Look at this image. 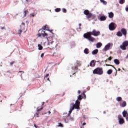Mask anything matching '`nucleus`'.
<instances>
[{
  "mask_svg": "<svg viewBox=\"0 0 128 128\" xmlns=\"http://www.w3.org/2000/svg\"><path fill=\"white\" fill-rule=\"evenodd\" d=\"M82 95H79L78 96V100H76V104H74V103H72L70 104V114H72V110L76 108V110L80 109V102L78 100H82L83 98H86V94H84V92H83L82 94Z\"/></svg>",
  "mask_w": 128,
  "mask_h": 128,
  "instance_id": "obj_1",
  "label": "nucleus"
},
{
  "mask_svg": "<svg viewBox=\"0 0 128 128\" xmlns=\"http://www.w3.org/2000/svg\"><path fill=\"white\" fill-rule=\"evenodd\" d=\"M100 35V31H96V30H94L92 32H88L86 34H84V38H86L89 40V42H94L96 40L92 36H98Z\"/></svg>",
  "mask_w": 128,
  "mask_h": 128,
  "instance_id": "obj_2",
  "label": "nucleus"
},
{
  "mask_svg": "<svg viewBox=\"0 0 128 128\" xmlns=\"http://www.w3.org/2000/svg\"><path fill=\"white\" fill-rule=\"evenodd\" d=\"M94 74H98L99 76H102L104 74V70L102 68H97L93 70Z\"/></svg>",
  "mask_w": 128,
  "mask_h": 128,
  "instance_id": "obj_3",
  "label": "nucleus"
},
{
  "mask_svg": "<svg viewBox=\"0 0 128 128\" xmlns=\"http://www.w3.org/2000/svg\"><path fill=\"white\" fill-rule=\"evenodd\" d=\"M84 14L86 16V18H88V20L92 18H96V16L92 14V12H90V11L88 10H84Z\"/></svg>",
  "mask_w": 128,
  "mask_h": 128,
  "instance_id": "obj_4",
  "label": "nucleus"
},
{
  "mask_svg": "<svg viewBox=\"0 0 128 128\" xmlns=\"http://www.w3.org/2000/svg\"><path fill=\"white\" fill-rule=\"evenodd\" d=\"M38 38H40L42 36L43 38L48 37V34L46 33L44 30H43L42 28L38 30V34H37Z\"/></svg>",
  "mask_w": 128,
  "mask_h": 128,
  "instance_id": "obj_5",
  "label": "nucleus"
},
{
  "mask_svg": "<svg viewBox=\"0 0 128 128\" xmlns=\"http://www.w3.org/2000/svg\"><path fill=\"white\" fill-rule=\"evenodd\" d=\"M126 46H128V41H124L122 44L120 46V48L122 50H126Z\"/></svg>",
  "mask_w": 128,
  "mask_h": 128,
  "instance_id": "obj_6",
  "label": "nucleus"
},
{
  "mask_svg": "<svg viewBox=\"0 0 128 128\" xmlns=\"http://www.w3.org/2000/svg\"><path fill=\"white\" fill-rule=\"evenodd\" d=\"M24 23L22 22V25L20 26V28L18 30L19 36L22 34V32H26V28H24Z\"/></svg>",
  "mask_w": 128,
  "mask_h": 128,
  "instance_id": "obj_7",
  "label": "nucleus"
},
{
  "mask_svg": "<svg viewBox=\"0 0 128 128\" xmlns=\"http://www.w3.org/2000/svg\"><path fill=\"white\" fill-rule=\"evenodd\" d=\"M110 30H114L116 28V24L114 22H111L108 26Z\"/></svg>",
  "mask_w": 128,
  "mask_h": 128,
  "instance_id": "obj_8",
  "label": "nucleus"
},
{
  "mask_svg": "<svg viewBox=\"0 0 128 128\" xmlns=\"http://www.w3.org/2000/svg\"><path fill=\"white\" fill-rule=\"evenodd\" d=\"M118 119L119 120L120 124H124V118H122V115H118Z\"/></svg>",
  "mask_w": 128,
  "mask_h": 128,
  "instance_id": "obj_9",
  "label": "nucleus"
},
{
  "mask_svg": "<svg viewBox=\"0 0 128 128\" xmlns=\"http://www.w3.org/2000/svg\"><path fill=\"white\" fill-rule=\"evenodd\" d=\"M72 113H70L68 114V116H63V120H64L65 122L68 123V122H70V114Z\"/></svg>",
  "mask_w": 128,
  "mask_h": 128,
  "instance_id": "obj_10",
  "label": "nucleus"
},
{
  "mask_svg": "<svg viewBox=\"0 0 128 128\" xmlns=\"http://www.w3.org/2000/svg\"><path fill=\"white\" fill-rule=\"evenodd\" d=\"M48 44L50 46L49 48H56V44L54 42H50Z\"/></svg>",
  "mask_w": 128,
  "mask_h": 128,
  "instance_id": "obj_11",
  "label": "nucleus"
},
{
  "mask_svg": "<svg viewBox=\"0 0 128 128\" xmlns=\"http://www.w3.org/2000/svg\"><path fill=\"white\" fill-rule=\"evenodd\" d=\"M110 43H108L105 46L104 50V52H106L107 50H110Z\"/></svg>",
  "mask_w": 128,
  "mask_h": 128,
  "instance_id": "obj_12",
  "label": "nucleus"
},
{
  "mask_svg": "<svg viewBox=\"0 0 128 128\" xmlns=\"http://www.w3.org/2000/svg\"><path fill=\"white\" fill-rule=\"evenodd\" d=\"M121 32L124 36H126V30L124 28H123L121 30Z\"/></svg>",
  "mask_w": 128,
  "mask_h": 128,
  "instance_id": "obj_13",
  "label": "nucleus"
},
{
  "mask_svg": "<svg viewBox=\"0 0 128 128\" xmlns=\"http://www.w3.org/2000/svg\"><path fill=\"white\" fill-rule=\"evenodd\" d=\"M108 18H112L114 16V12H108Z\"/></svg>",
  "mask_w": 128,
  "mask_h": 128,
  "instance_id": "obj_14",
  "label": "nucleus"
},
{
  "mask_svg": "<svg viewBox=\"0 0 128 128\" xmlns=\"http://www.w3.org/2000/svg\"><path fill=\"white\" fill-rule=\"evenodd\" d=\"M100 20L101 22H104V20H106V16H100Z\"/></svg>",
  "mask_w": 128,
  "mask_h": 128,
  "instance_id": "obj_15",
  "label": "nucleus"
},
{
  "mask_svg": "<svg viewBox=\"0 0 128 128\" xmlns=\"http://www.w3.org/2000/svg\"><path fill=\"white\" fill-rule=\"evenodd\" d=\"M42 30H50V27L48 25H46L42 27Z\"/></svg>",
  "mask_w": 128,
  "mask_h": 128,
  "instance_id": "obj_16",
  "label": "nucleus"
},
{
  "mask_svg": "<svg viewBox=\"0 0 128 128\" xmlns=\"http://www.w3.org/2000/svg\"><path fill=\"white\" fill-rule=\"evenodd\" d=\"M120 106L122 108H124V106H126V101H124L122 104H120Z\"/></svg>",
  "mask_w": 128,
  "mask_h": 128,
  "instance_id": "obj_17",
  "label": "nucleus"
},
{
  "mask_svg": "<svg viewBox=\"0 0 128 128\" xmlns=\"http://www.w3.org/2000/svg\"><path fill=\"white\" fill-rule=\"evenodd\" d=\"M90 66H96V63H94V60H92L90 64Z\"/></svg>",
  "mask_w": 128,
  "mask_h": 128,
  "instance_id": "obj_18",
  "label": "nucleus"
},
{
  "mask_svg": "<svg viewBox=\"0 0 128 128\" xmlns=\"http://www.w3.org/2000/svg\"><path fill=\"white\" fill-rule=\"evenodd\" d=\"M84 53L86 54H90V50H88V48H85L84 50Z\"/></svg>",
  "mask_w": 128,
  "mask_h": 128,
  "instance_id": "obj_19",
  "label": "nucleus"
},
{
  "mask_svg": "<svg viewBox=\"0 0 128 128\" xmlns=\"http://www.w3.org/2000/svg\"><path fill=\"white\" fill-rule=\"evenodd\" d=\"M98 52V49H96V50H94L92 52V54H97Z\"/></svg>",
  "mask_w": 128,
  "mask_h": 128,
  "instance_id": "obj_20",
  "label": "nucleus"
},
{
  "mask_svg": "<svg viewBox=\"0 0 128 128\" xmlns=\"http://www.w3.org/2000/svg\"><path fill=\"white\" fill-rule=\"evenodd\" d=\"M102 46V44L101 42H98L96 45V47L97 48H100Z\"/></svg>",
  "mask_w": 128,
  "mask_h": 128,
  "instance_id": "obj_21",
  "label": "nucleus"
},
{
  "mask_svg": "<svg viewBox=\"0 0 128 128\" xmlns=\"http://www.w3.org/2000/svg\"><path fill=\"white\" fill-rule=\"evenodd\" d=\"M122 114H123L124 118H126V116L128 115V112L124 110L122 112Z\"/></svg>",
  "mask_w": 128,
  "mask_h": 128,
  "instance_id": "obj_22",
  "label": "nucleus"
},
{
  "mask_svg": "<svg viewBox=\"0 0 128 128\" xmlns=\"http://www.w3.org/2000/svg\"><path fill=\"white\" fill-rule=\"evenodd\" d=\"M48 76H50L49 74H46V76L44 77V80H50V78H48Z\"/></svg>",
  "mask_w": 128,
  "mask_h": 128,
  "instance_id": "obj_23",
  "label": "nucleus"
},
{
  "mask_svg": "<svg viewBox=\"0 0 128 128\" xmlns=\"http://www.w3.org/2000/svg\"><path fill=\"white\" fill-rule=\"evenodd\" d=\"M116 100L117 102H122V98L120 96H118L116 98Z\"/></svg>",
  "mask_w": 128,
  "mask_h": 128,
  "instance_id": "obj_24",
  "label": "nucleus"
},
{
  "mask_svg": "<svg viewBox=\"0 0 128 128\" xmlns=\"http://www.w3.org/2000/svg\"><path fill=\"white\" fill-rule=\"evenodd\" d=\"M114 62L116 64H120V60L118 59H114Z\"/></svg>",
  "mask_w": 128,
  "mask_h": 128,
  "instance_id": "obj_25",
  "label": "nucleus"
},
{
  "mask_svg": "<svg viewBox=\"0 0 128 128\" xmlns=\"http://www.w3.org/2000/svg\"><path fill=\"white\" fill-rule=\"evenodd\" d=\"M24 18H26V14H28V10H25L24 12Z\"/></svg>",
  "mask_w": 128,
  "mask_h": 128,
  "instance_id": "obj_26",
  "label": "nucleus"
},
{
  "mask_svg": "<svg viewBox=\"0 0 128 128\" xmlns=\"http://www.w3.org/2000/svg\"><path fill=\"white\" fill-rule=\"evenodd\" d=\"M116 36H122V33L119 31L117 32Z\"/></svg>",
  "mask_w": 128,
  "mask_h": 128,
  "instance_id": "obj_27",
  "label": "nucleus"
},
{
  "mask_svg": "<svg viewBox=\"0 0 128 128\" xmlns=\"http://www.w3.org/2000/svg\"><path fill=\"white\" fill-rule=\"evenodd\" d=\"M78 66H77L76 65L75 66H72V69L73 70H78Z\"/></svg>",
  "mask_w": 128,
  "mask_h": 128,
  "instance_id": "obj_28",
  "label": "nucleus"
},
{
  "mask_svg": "<svg viewBox=\"0 0 128 128\" xmlns=\"http://www.w3.org/2000/svg\"><path fill=\"white\" fill-rule=\"evenodd\" d=\"M107 74H112V69H110L108 70Z\"/></svg>",
  "mask_w": 128,
  "mask_h": 128,
  "instance_id": "obj_29",
  "label": "nucleus"
},
{
  "mask_svg": "<svg viewBox=\"0 0 128 128\" xmlns=\"http://www.w3.org/2000/svg\"><path fill=\"white\" fill-rule=\"evenodd\" d=\"M74 117L70 116L69 122H74Z\"/></svg>",
  "mask_w": 128,
  "mask_h": 128,
  "instance_id": "obj_30",
  "label": "nucleus"
},
{
  "mask_svg": "<svg viewBox=\"0 0 128 128\" xmlns=\"http://www.w3.org/2000/svg\"><path fill=\"white\" fill-rule=\"evenodd\" d=\"M38 48L39 50H42V46L41 44H38Z\"/></svg>",
  "mask_w": 128,
  "mask_h": 128,
  "instance_id": "obj_31",
  "label": "nucleus"
},
{
  "mask_svg": "<svg viewBox=\"0 0 128 128\" xmlns=\"http://www.w3.org/2000/svg\"><path fill=\"white\" fill-rule=\"evenodd\" d=\"M125 2V0H120L119 3L120 4H124Z\"/></svg>",
  "mask_w": 128,
  "mask_h": 128,
  "instance_id": "obj_32",
  "label": "nucleus"
},
{
  "mask_svg": "<svg viewBox=\"0 0 128 128\" xmlns=\"http://www.w3.org/2000/svg\"><path fill=\"white\" fill-rule=\"evenodd\" d=\"M100 2H102V4H104L105 6L107 2L106 1H104V0H100Z\"/></svg>",
  "mask_w": 128,
  "mask_h": 128,
  "instance_id": "obj_33",
  "label": "nucleus"
},
{
  "mask_svg": "<svg viewBox=\"0 0 128 128\" xmlns=\"http://www.w3.org/2000/svg\"><path fill=\"white\" fill-rule=\"evenodd\" d=\"M55 12H60V8H56L55 9Z\"/></svg>",
  "mask_w": 128,
  "mask_h": 128,
  "instance_id": "obj_34",
  "label": "nucleus"
},
{
  "mask_svg": "<svg viewBox=\"0 0 128 128\" xmlns=\"http://www.w3.org/2000/svg\"><path fill=\"white\" fill-rule=\"evenodd\" d=\"M58 56V52H54L53 54V56Z\"/></svg>",
  "mask_w": 128,
  "mask_h": 128,
  "instance_id": "obj_35",
  "label": "nucleus"
},
{
  "mask_svg": "<svg viewBox=\"0 0 128 128\" xmlns=\"http://www.w3.org/2000/svg\"><path fill=\"white\" fill-rule=\"evenodd\" d=\"M76 66H80V63L78 61H76Z\"/></svg>",
  "mask_w": 128,
  "mask_h": 128,
  "instance_id": "obj_36",
  "label": "nucleus"
},
{
  "mask_svg": "<svg viewBox=\"0 0 128 128\" xmlns=\"http://www.w3.org/2000/svg\"><path fill=\"white\" fill-rule=\"evenodd\" d=\"M58 126L60 128H64V124H62V123H58Z\"/></svg>",
  "mask_w": 128,
  "mask_h": 128,
  "instance_id": "obj_37",
  "label": "nucleus"
},
{
  "mask_svg": "<svg viewBox=\"0 0 128 128\" xmlns=\"http://www.w3.org/2000/svg\"><path fill=\"white\" fill-rule=\"evenodd\" d=\"M38 116H40V113L38 112H36L34 114V116H36V118H38Z\"/></svg>",
  "mask_w": 128,
  "mask_h": 128,
  "instance_id": "obj_38",
  "label": "nucleus"
},
{
  "mask_svg": "<svg viewBox=\"0 0 128 128\" xmlns=\"http://www.w3.org/2000/svg\"><path fill=\"white\" fill-rule=\"evenodd\" d=\"M62 10L63 12H66V8H62Z\"/></svg>",
  "mask_w": 128,
  "mask_h": 128,
  "instance_id": "obj_39",
  "label": "nucleus"
},
{
  "mask_svg": "<svg viewBox=\"0 0 128 128\" xmlns=\"http://www.w3.org/2000/svg\"><path fill=\"white\" fill-rule=\"evenodd\" d=\"M107 60H112V56H110Z\"/></svg>",
  "mask_w": 128,
  "mask_h": 128,
  "instance_id": "obj_40",
  "label": "nucleus"
},
{
  "mask_svg": "<svg viewBox=\"0 0 128 128\" xmlns=\"http://www.w3.org/2000/svg\"><path fill=\"white\" fill-rule=\"evenodd\" d=\"M14 64V61L10 62V66H12Z\"/></svg>",
  "mask_w": 128,
  "mask_h": 128,
  "instance_id": "obj_41",
  "label": "nucleus"
},
{
  "mask_svg": "<svg viewBox=\"0 0 128 128\" xmlns=\"http://www.w3.org/2000/svg\"><path fill=\"white\" fill-rule=\"evenodd\" d=\"M42 110V108H41L40 109H38L37 112H40V110Z\"/></svg>",
  "mask_w": 128,
  "mask_h": 128,
  "instance_id": "obj_42",
  "label": "nucleus"
},
{
  "mask_svg": "<svg viewBox=\"0 0 128 128\" xmlns=\"http://www.w3.org/2000/svg\"><path fill=\"white\" fill-rule=\"evenodd\" d=\"M110 66H112V68H114V70H116V67H114V66L112 65H110Z\"/></svg>",
  "mask_w": 128,
  "mask_h": 128,
  "instance_id": "obj_43",
  "label": "nucleus"
},
{
  "mask_svg": "<svg viewBox=\"0 0 128 128\" xmlns=\"http://www.w3.org/2000/svg\"><path fill=\"white\" fill-rule=\"evenodd\" d=\"M44 53H42L41 54V58H44Z\"/></svg>",
  "mask_w": 128,
  "mask_h": 128,
  "instance_id": "obj_44",
  "label": "nucleus"
},
{
  "mask_svg": "<svg viewBox=\"0 0 128 128\" xmlns=\"http://www.w3.org/2000/svg\"><path fill=\"white\" fill-rule=\"evenodd\" d=\"M86 122H84L82 124V126H86Z\"/></svg>",
  "mask_w": 128,
  "mask_h": 128,
  "instance_id": "obj_45",
  "label": "nucleus"
},
{
  "mask_svg": "<svg viewBox=\"0 0 128 128\" xmlns=\"http://www.w3.org/2000/svg\"><path fill=\"white\" fill-rule=\"evenodd\" d=\"M30 16H32V18H34V14H30Z\"/></svg>",
  "mask_w": 128,
  "mask_h": 128,
  "instance_id": "obj_46",
  "label": "nucleus"
},
{
  "mask_svg": "<svg viewBox=\"0 0 128 128\" xmlns=\"http://www.w3.org/2000/svg\"><path fill=\"white\" fill-rule=\"evenodd\" d=\"M78 94H80V92H81L80 90H78Z\"/></svg>",
  "mask_w": 128,
  "mask_h": 128,
  "instance_id": "obj_47",
  "label": "nucleus"
},
{
  "mask_svg": "<svg viewBox=\"0 0 128 128\" xmlns=\"http://www.w3.org/2000/svg\"><path fill=\"white\" fill-rule=\"evenodd\" d=\"M19 72H22V74H24V71H19Z\"/></svg>",
  "mask_w": 128,
  "mask_h": 128,
  "instance_id": "obj_48",
  "label": "nucleus"
},
{
  "mask_svg": "<svg viewBox=\"0 0 128 128\" xmlns=\"http://www.w3.org/2000/svg\"><path fill=\"white\" fill-rule=\"evenodd\" d=\"M5 28L4 27H1V30H4Z\"/></svg>",
  "mask_w": 128,
  "mask_h": 128,
  "instance_id": "obj_49",
  "label": "nucleus"
},
{
  "mask_svg": "<svg viewBox=\"0 0 128 128\" xmlns=\"http://www.w3.org/2000/svg\"><path fill=\"white\" fill-rule=\"evenodd\" d=\"M48 32H52V30H48Z\"/></svg>",
  "mask_w": 128,
  "mask_h": 128,
  "instance_id": "obj_50",
  "label": "nucleus"
},
{
  "mask_svg": "<svg viewBox=\"0 0 128 128\" xmlns=\"http://www.w3.org/2000/svg\"><path fill=\"white\" fill-rule=\"evenodd\" d=\"M126 12H128V7L126 8Z\"/></svg>",
  "mask_w": 128,
  "mask_h": 128,
  "instance_id": "obj_51",
  "label": "nucleus"
},
{
  "mask_svg": "<svg viewBox=\"0 0 128 128\" xmlns=\"http://www.w3.org/2000/svg\"><path fill=\"white\" fill-rule=\"evenodd\" d=\"M34 128H38V127H36V124H34Z\"/></svg>",
  "mask_w": 128,
  "mask_h": 128,
  "instance_id": "obj_52",
  "label": "nucleus"
},
{
  "mask_svg": "<svg viewBox=\"0 0 128 128\" xmlns=\"http://www.w3.org/2000/svg\"><path fill=\"white\" fill-rule=\"evenodd\" d=\"M52 114V112H50V111L48 112V114Z\"/></svg>",
  "mask_w": 128,
  "mask_h": 128,
  "instance_id": "obj_53",
  "label": "nucleus"
},
{
  "mask_svg": "<svg viewBox=\"0 0 128 128\" xmlns=\"http://www.w3.org/2000/svg\"><path fill=\"white\" fill-rule=\"evenodd\" d=\"M78 26H82V24H78Z\"/></svg>",
  "mask_w": 128,
  "mask_h": 128,
  "instance_id": "obj_54",
  "label": "nucleus"
},
{
  "mask_svg": "<svg viewBox=\"0 0 128 128\" xmlns=\"http://www.w3.org/2000/svg\"><path fill=\"white\" fill-rule=\"evenodd\" d=\"M80 128H84V126H81Z\"/></svg>",
  "mask_w": 128,
  "mask_h": 128,
  "instance_id": "obj_55",
  "label": "nucleus"
},
{
  "mask_svg": "<svg viewBox=\"0 0 128 128\" xmlns=\"http://www.w3.org/2000/svg\"><path fill=\"white\" fill-rule=\"evenodd\" d=\"M118 70H119V71L120 70V68H118Z\"/></svg>",
  "mask_w": 128,
  "mask_h": 128,
  "instance_id": "obj_56",
  "label": "nucleus"
},
{
  "mask_svg": "<svg viewBox=\"0 0 128 128\" xmlns=\"http://www.w3.org/2000/svg\"><path fill=\"white\" fill-rule=\"evenodd\" d=\"M2 102V100H1L0 101V102Z\"/></svg>",
  "mask_w": 128,
  "mask_h": 128,
  "instance_id": "obj_57",
  "label": "nucleus"
},
{
  "mask_svg": "<svg viewBox=\"0 0 128 128\" xmlns=\"http://www.w3.org/2000/svg\"><path fill=\"white\" fill-rule=\"evenodd\" d=\"M76 74V73L73 74Z\"/></svg>",
  "mask_w": 128,
  "mask_h": 128,
  "instance_id": "obj_58",
  "label": "nucleus"
},
{
  "mask_svg": "<svg viewBox=\"0 0 128 128\" xmlns=\"http://www.w3.org/2000/svg\"><path fill=\"white\" fill-rule=\"evenodd\" d=\"M104 112V114H106V112Z\"/></svg>",
  "mask_w": 128,
  "mask_h": 128,
  "instance_id": "obj_59",
  "label": "nucleus"
},
{
  "mask_svg": "<svg viewBox=\"0 0 128 128\" xmlns=\"http://www.w3.org/2000/svg\"><path fill=\"white\" fill-rule=\"evenodd\" d=\"M26 0L28 2V0Z\"/></svg>",
  "mask_w": 128,
  "mask_h": 128,
  "instance_id": "obj_60",
  "label": "nucleus"
},
{
  "mask_svg": "<svg viewBox=\"0 0 128 128\" xmlns=\"http://www.w3.org/2000/svg\"><path fill=\"white\" fill-rule=\"evenodd\" d=\"M88 66H90V65H88Z\"/></svg>",
  "mask_w": 128,
  "mask_h": 128,
  "instance_id": "obj_61",
  "label": "nucleus"
}]
</instances>
